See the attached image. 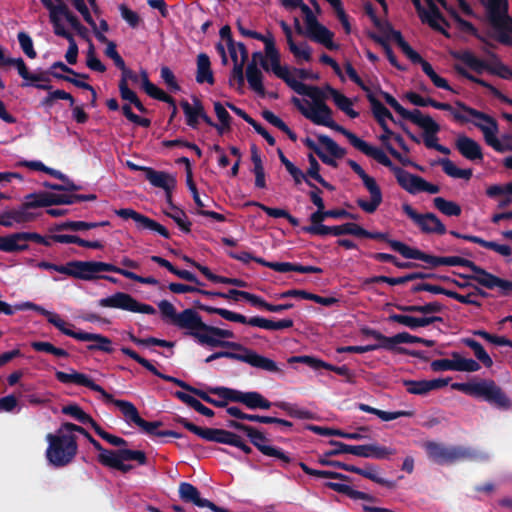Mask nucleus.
Wrapping results in <instances>:
<instances>
[{
    "instance_id": "nucleus-1",
    "label": "nucleus",
    "mask_w": 512,
    "mask_h": 512,
    "mask_svg": "<svg viewBox=\"0 0 512 512\" xmlns=\"http://www.w3.org/2000/svg\"><path fill=\"white\" fill-rule=\"evenodd\" d=\"M158 308L163 322L173 325L178 329L187 330L186 334L196 339L200 345L230 349V351L236 352V354L253 358L257 369L275 374H283V370L278 367L274 360L258 354L255 350L241 343L226 341L225 339L234 338V333L231 330L204 323L200 314L193 308H187L178 313L174 305L168 300H161L158 303Z\"/></svg>"
},
{
    "instance_id": "nucleus-2",
    "label": "nucleus",
    "mask_w": 512,
    "mask_h": 512,
    "mask_svg": "<svg viewBox=\"0 0 512 512\" xmlns=\"http://www.w3.org/2000/svg\"><path fill=\"white\" fill-rule=\"evenodd\" d=\"M329 444L334 448L323 452L318 458V463L323 466H332L342 469L347 472H352L361 475L379 485L387 488H393L394 482L382 478L377 475V467L372 464H366L364 468H360L351 464L341 461L331 460L333 456L340 454H352L363 458H374L378 460L388 459L391 455L396 453L395 449L380 446L378 444H365V445H349L340 441L330 440Z\"/></svg>"
},
{
    "instance_id": "nucleus-3",
    "label": "nucleus",
    "mask_w": 512,
    "mask_h": 512,
    "mask_svg": "<svg viewBox=\"0 0 512 512\" xmlns=\"http://www.w3.org/2000/svg\"><path fill=\"white\" fill-rule=\"evenodd\" d=\"M278 78L284 80L297 94L306 98H292V103L299 109L302 115L316 125L332 128L336 123L332 117L331 109L325 104L326 94L315 86H309L298 80L288 68Z\"/></svg>"
},
{
    "instance_id": "nucleus-4",
    "label": "nucleus",
    "mask_w": 512,
    "mask_h": 512,
    "mask_svg": "<svg viewBox=\"0 0 512 512\" xmlns=\"http://www.w3.org/2000/svg\"><path fill=\"white\" fill-rule=\"evenodd\" d=\"M20 310H34L39 314L46 317L47 321L55 326L58 330H60L64 335L72 337L79 341H92L95 344H90L87 346L89 351H102L108 354L113 353L114 349L112 347V341L101 334L96 333H88L84 331H74L67 327L73 326L72 324H67L57 313L48 311L44 307L35 304L33 302H27L17 306Z\"/></svg>"
},
{
    "instance_id": "nucleus-5",
    "label": "nucleus",
    "mask_w": 512,
    "mask_h": 512,
    "mask_svg": "<svg viewBox=\"0 0 512 512\" xmlns=\"http://www.w3.org/2000/svg\"><path fill=\"white\" fill-rule=\"evenodd\" d=\"M451 388L464 394L481 399L492 407L499 410H510L512 408V400L503 391V389L491 379H481L476 382L452 383Z\"/></svg>"
},
{
    "instance_id": "nucleus-6",
    "label": "nucleus",
    "mask_w": 512,
    "mask_h": 512,
    "mask_svg": "<svg viewBox=\"0 0 512 512\" xmlns=\"http://www.w3.org/2000/svg\"><path fill=\"white\" fill-rule=\"evenodd\" d=\"M49 445L46 450L47 460L55 467H64L70 464L78 452L77 437L74 434H65L58 429L56 434H47Z\"/></svg>"
},
{
    "instance_id": "nucleus-7",
    "label": "nucleus",
    "mask_w": 512,
    "mask_h": 512,
    "mask_svg": "<svg viewBox=\"0 0 512 512\" xmlns=\"http://www.w3.org/2000/svg\"><path fill=\"white\" fill-rule=\"evenodd\" d=\"M226 426L243 432L248 437L250 443L259 452H261L264 456L278 459L281 461L282 467L285 468L292 462V458L290 457L289 453L285 452L280 447L270 445V439L261 430L236 420H228Z\"/></svg>"
},
{
    "instance_id": "nucleus-8",
    "label": "nucleus",
    "mask_w": 512,
    "mask_h": 512,
    "mask_svg": "<svg viewBox=\"0 0 512 512\" xmlns=\"http://www.w3.org/2000/svg\"><path fill=\"white\" fill-rule=\"evenodd\" d=\"M116 407L121 411L124 420L128 424H135L149 436L183 438L182 433L173 430H159V428L163 425L161 421L149 422L144 420L140 416L136 406L130 401H117Z\"/></svg>"
},
{
    "instance_id": "nucleus-9",
    "label": "nucleus",
    "mask_w": 512,
    "mask_h": 512,
    "mask_svg": "<svg viewBox=\"0 0 512 512\" xmlns=\"http://www.w3.org/2000/svg\"><path fill=\"white\" fill-rule=\"evenodd\" d=\"M428 458L438 465H450L458 461L472 460L476 453L463 446H446L434 441L424 443Z\"/></svg>"
},
{
    "instance_id": "nucleus-10",
    "label": "nucleus",
    "mask_w": 512,
    "mask_h": 512,
    "mask_svg": "<svg viewBox=\"0 0 512 512\" xmlns=\"http://www.w3.org/2000/svg\"><path fill=\"white\" fill-rule=\"evenodd\" d=\"M209 392L231 402L241 403L250 410H268L274 406V403L257 391L243 392L228 387H214L209 388Z\"/></svg>"
},
{
    "instance_id": "nucleus-11",
    "label": "nucleus",
    "mask_w": 512,
    "mask_h": 512,
    "mask_svg": "<svg viewBox=\"0 0 512 512\" xmlns=\"http://www.w3.org/2000/svg\"><path fill=\"white\" fill-rule=\"evenodd\" d=\"M470 117L473 118L474 125L482 131L484 139L489 146L499 152L512 150V147L506 142V138L503 140L498 139V126L491 116L469 107L467 121L470 120Z\"/></svg>"
},
{
    "instance_id": "nucleus-12",
    "label": "nucleus",
    "mask_w": 512,
    "mask_h": 512,
    "mask_svg": "<svg viewBox=\"0 0 512 512\" xmlns=\"http://www.w3.org/2000/svg\"><path fill=\"white\" fill-rule=\"evenodd\" d=\"M105 268H109L105 262L70 261L63 265H55L54 272L77 279L92 280L103 277L102 270Z\"/></svg>"
},
{
    "instance_id": "nucleus-13",
    "label": "nucleus",
    "mask_w": 512,
    "mask_h": 512,
    "mask_svg": "<svg viewBox=\"0 0 512 512\" xmlns=\"http://www.w3.org/2000/svg\"><path fill=\"white\" fill-rule=\"evenodd\" d=\"M348 164L362 180L364 187L370 194V199L358 198L356 201L357 205L366 213H374L383 200L379 185L375 178L368 175L357 162L349 160Z\"/></svg>"
},
{
    "instance_id": "nucleus-14",
    "label": "nucleus",
    "mask_w": 512,
    "mask_h": 512,
    "mask_svg": "<svg viewBox=\"0 0 512 512\" xmlns=\"http://www.w3.org/2000/svg\"><path fill=\"white\" fill-rule=\"evenodd\" d=\"M390 37L392 40H394L399 48L402 50V52L406 55V57L411 60L413 63H417L421 65V68L423 72L430 78L432 83L438 87L445 90H452L449 86L446 79L440 77L435 70L433 69L432 65L424 60L419 53H417L402 37L401 33L397 30H391Z\"/></svg>"
},
{
    "instance_id": "nucleus-15",
    "label": "nucleus",
    "mask_w": 512,
    "mask_h": 512,
    "mask_svg": "<svg viewBox=\"0 0 512 512\" xmlns=\"http://www.w3.org/2000/svg\"><path fill=\"white\" fill-rule=\"evenodd\" d=\"M100 307L121 309L134 313H143L148 315H154L156 309L149 305L138 302L129 294L123 292H116L115 294L101 298L98 301Z\"/></svg>"
},
{
    "instance_id": "nucleus-16",
    "label": "nucleus",
    "mask_w": 512,
    "mask_h": 512,
    "mask_svg": "<svg viewBox=\"0 0 512 512\" xmlns=\"http://www.w3.org/2000/svg\"><path fill=\"white\" fill-rule=\"evenodd\" d=\"M175 293H186V292H200L205 298L215 302L216 298H223L229 302H238L242 299L248 301L252 306L263 308L267 310L268 302L263 300L261 297L248 293L245 290H227L222 292L221 290H171Z\"/></svg>"
},
{
    "instance_id": "nucleus-17",
    "label": "nucleus",
    "mask_w": 512,
    "mask_h": 512,
    "mask_svg": "<svg viewBox=\"0 0 512 512\" xmlns=\"http://www.w3.org/2000/svg\"><path fill=\"white\" fill-rule=\"evenodd\" d=\"M226 56L233 62V69L229 78L231 85H237L238 89L244 86V64L248 58V52L243 43L228 39L226 44Z\"/></svg>"
},
{
    "instance_id": "nucleus-18",
    "label": "nucleus",
    "mask_w": 512,
    "mask_h": 512,
    "mask_svg": "<svg viewBox=\"0 0 512 512\" xmlns=\"http://www.w3.org/2000/svg\"><path fill=\"white\" fill-rule=\"evenodd\" d=\"M417 11L419 17L422 22L427 23L431 28L442 32L447 35L446 32V21L441 16L437 3H440L445 9L448 10L446 3L444 0H412Z\"/></svg>"
},
{
    "instance_id": "nucleus-19",
    "label": "nucleus",
    "mask_w": 512,
    "mask_h": 512,
    "mask_svg": "<svg viewBox=\"0 0 512 512\" xmlns=\"http://www.w3.org/2000/svg\"><path fill=\"white\" fill-rule=\"evenodd\" d=\"M177 422L181 424L184 428H186L191 433L197 435L198 437L210 441V442H216L220 444H226L232 446L237 434L221 429V428H203L200 426L195 425L194 423L190 422L186 418L179 417L177 419Z\"/></svg>"
},
{
    "instance_id": "nucleus-20",
    "label": "nucleus",
    "mask_w": 512,
    "mask_h": 512,
    "mask_svg": "<svg viewBox=\"0 0 512 512\" xmlns=\"http://www.w3.org/2000/svg\"><path fill=\"white\" fill-rule=\"evenodd\" d=\"M331 129L343 134L349 140L350 144L355 149L362 152L363 154H365L369 157H372L380 164L390 168L392 171H393V168H396L395 166H393L389 157L380 148H377V147L369 144L368 142L362 140L357 135L348 131L347 129L343 128L342 126L338 125L337 123H335Z\"/></svg>"
},
{
    "instance_id": "nucleus-21",
    "label": "nucleus",
    "mask_w": 512,
    "mask_h": 512,
    "mask_svg": "<svg viewBox=\"0 0 512 512\" xmlns=\"http://www.w3.org/2000/svg\"><path fill=\"white\" fill-rule=\"evenodd\" d=\"M402 210L423 233L439 235H443L446 233V226L435 214L418 213L408 203L402 204Z\"/></svg>"
},
{
    "instance_id": "nucleus-22",
    "label": "nucleus",
    "mask_w": 512,
    "mask_h": 512,
    "mask_svg": "<svg viewBox=\"0 0 512 512\" xmlns=\"http://www.w3.org/2000/svg\"><path fill=\"white\" fill-rule=\"evenodd\" d=\"M104 461L106 463L104 467L126 474L130 472L134 466L126 464L125 461H136L139 465H146L148 458L144 451L119 448L115 451L114 456L107 458Z\"/></svg>"
},
{
    "instance_id": "nucleus-23",
    "label": "nucleus",
    "mask_w": 512,
    "mask_h": 512,
    "mask_svg": "<svg viewBox=\"0 0 512 512\" xmlns=\"http://www.w3.org/2000/svg\"><path fill=\"white\" fill-rule=\"evenodd\" d=\"M55 378L63 384H75L89 388L94 392H98L106 400V402L113 403L115 406L116 402L120 401L119 399H114L113 395L105 391L102 386L96 384L88 375L84 373H80L75 370H72V373L56 371Z\"/></svg>"
},
{
    "instance_id": "nucleus-24",
    "label": "nucleus",
    "mask_w": 512,
    "mask_h": 512,
    "mask_svg": "<svg viewBox=\"0 0 512 512\" xmlns=\"http://www.w3.org/2000/svg\"><path fill=\"white\" fill-rule=\"evenodd\" d=\"M121 352L124 355L130 357L131 359L135 360L137 363H139L141 366H143L145 369H147L153 375L163 379L166 382L173 383L176 386L182 388L183 390H185L195 396L197 395L198 390H199L198 388L189 385L188 383H186L185 381H183L181 379L161 373L149 360L140 356L133 349H131L129 347H122Z\"/></svg>"
},
{
    "instance_id": "nucleus-25",
    "label": "nucleus",
    "mask_w": 512,
    "mask_h": 512,
    "mask_svg": "<svg viewBox=\"0 0 512 512\" xmlns=\"http://www.w3.org/2000/svg\"><path fill=\"white\" fill-rule=\"evenodd\" d=\"M262 68L267 72H272L276 77L282 76L287 66L281 65L280 52L276 47L275 38L264 45V54L262 58H257Z\"/></svg>"
},
{
    "instance_id": "nucleus-26",
    "label": "nucleus",
    "mask_w": 512,
    "mask_h": 512,
    "mask_svg": "<svg viewBox=\"0 0 512 512\" xmlns=\"http://www.w3.org/2000/svg\"><path fill=\"white\" fill-rule=\"evenodd\" d=\"M29 199H33L29 203L35 206H48L51 204H72L77 201H93L96 199L94 194L90 195H57V194H31Z\"/></svg>"
},
{
    "instance_id": "nucleus-27",
    "label": "nucleus",
    "mask_w": 512,
    "mask_h": 512,
    "mask_svg": "<svg viewBox=\"0 0 512 512\" xmlns=\"http://www.w3.org/2000/svg\"><path fill=\"white\" fill-rule=\"evenodd\" d=\"M141 169L145 172L146 179L152 186L165 191L166 201L170 203L171 193L176 186L175 177L167 172L156 171L150 167H143Z\"/></svg>"
},
{
    "instance_id": "nucleus-28",
    "label": "nucleus",
    "mask_w": 512,
    "mask_h": 512,
    "mask_svg": "<svg viewBox=\"0 0 512 512\" xmlns=\"http://www.w3.org/2000/svg\"><path fill=\"white\" fill-rule=\"evenodd\" d=\"M257 58H262L261 52H255L252 55V61L248 63L246 68V77L249 87L259 96L265 95V87L263 84V73L258 67Z\"/></svg>"
},
{
    "instance_id": "nucleus-29",
    "label": "nucleus",
    "mask_w": 512,
    "mask_h": 512,
    "mask_svg": "<svg viewBox=\"0 0 512 512\" xmlns=\"http://www.w3.org/2000/svg\"><path fill=\"white\" fill-rule=\"evenodd\" d=\"M481 2L487 8L492 24L505 27H509L511 25V21L507 15L506 0H481Z\"/></svg>"
},
{
    "instance_id": "nucleus-30",
    "label": "nucleus",
    "mask_w": 512,
    "mask_h": 512,
    "mask_svg": "<svg viewBox=\"0 0 512 512\" xmlns=\"http://www.w3.org/2000/svg\"><path fill=\"white\" fill-rule=\"evenodd\" d=\"M305 231L314 234V235H353L356 236L357 233L360 232L359 225L355 223H345L337 226H316V227H307Z\"/></svg>"
},
{
    "instance_id": "nucleus-31",
    "label": "nucleus",
    "mask_w": 512,
    "mask_h": 512,
    "mask_svg": "<svg viewBox=\"0 0 512 512\" xmlns=\"http://www.w3.org/2000/svg\"><path fill=\"white\" fill-rule=\"evenodd\" d=\"M29 196H27V203L24 207L0 215V225L11 228L31 221L34 216L28 211V207L32 206L29 202L33 199H29ZM33 206L36 207L35 205Z\"/></svg>"
},
{
    "instance_id": "nucleus-32",
    "label": "nucleus",
    "mask_w": 512,
    "mask_h": 512,
    "mask_svg": "<svg viewBox=\"0 0 512 512\" xmlns=\"http://www.w3.org/2000/svg\"><path fill=\"white\" fill-rule=\"evenodd\" d=\"M429 292H432L434 294H444L450 298H453L463 304L467 305H474L477 307H480L482 303L480 302L479 298H486L489 297L490 294L487 292V290H471L466 295H462L458 293L456 290H428Z\"/></svg>"
},
{
    "instance_id": "nucleus-33",
    "label": "nucleus",
    "mask_w": 512,
    "mask_h": 512,
    "mask_svg": "<svg viewBox=\"0 0 512 512\" xmlns=\"http://www.w3.org/2000/svg\"><path fill=\"white\" fill-rule=\"evenodd\" d=\"M306 429L312 431L313 433L321 436H338L345 439L351 440H361L366 438L361 432L369 431V428L366 426L358 428L359 432L348 433L344 432L340 429H333L329 427L317 426L313 424L306 425Z\"/></svg>"
},
{
    "instance_id": "nucleus-34",
    "label": "nucleus",
    "mask_w": 512,
    "mask_h": 512,
    "mask_svg": "<svg viewBox=\"0 0 512 512\" xmlns=\"http://www.w3.org/2000/svg\"><path fill=\"white\" fill-rule=\"evenodd\" d=\"M395 177L399 185L410 194H417L421 192L423 178L414 174H411L401 168H393Z\"/></svg>"
},
{
    "instance_id": "nucleus-35",
    "label": "nucleus",
    "mask_w": 512,
    "mask_h": 512,
    "mask_svg": "<svg viewBox=\"0 0 512 512\" xmlns=\"http://www.w3.org/2000/svg\"><path fill=\"white\" fill-rule=\"evenodd\" d=\"M55 20L59 21L63 29H68V27H71L80 36L84 38L87 36V29L81 24L77 16H75L69 9L66 11H57L55 19L49 20L52 24L53 31H55Z\"/></svg>"
},
{
    "instance_id": "nucleus-36",
    "label": "nucleus",
    "mask_w": 512,
    "mask_h": 512,
    "mask_svg": "<svg viewBox=\"0 0 512 512\" xmlns=\"http://www.w3.org/2000/svg\"><path fill=\"white\" fill-rule=\"evenodd\" d=\"M277 298L285 299V298H301V299H308L312 300L318 304H321L323 306H332L339 302V299L336 297H323L319 296L310 292H307V290H286L285 292H282L280 294H275Z\"/></svg>"
},
{
    "instance_id": "nucleus-37",
    "label": "nucleus",
    "mask_w": 512,
    "mask_h": 512,
    "mask_svg": "<svg viewBox=\"0 0 512 512\" xmlns=\"http://www.w3.org/2000/svg\"><path fill=\"white\" fill-rule=\"evenodd\" d=\"M452 55L462 64L477 73H483L489 69L490 57L486 60H482L468 50L454 52Z\"/></svg>"
},
{
    "instance_id": "nucleus-38",
    "label": "nucleus",
    "mask_w": 512,
    "mask_h": 512,
    "mask_svg": "<svg viewBox=\"0 0 512 512\" xmlns=\"http://www.w3.org/2000/svg\"><path fill=\"white\" fill-rule=\"evenodd\" d=\"M178 493L180 499L185 503H191L199 508H205L208 499L202 498L197 487L189 482H181L179 484Z\"/></svg>"
},
{
    "instance_id": "nucleus-39",
    "label": "nucleus",
    "mask_w": 512,
    "mask_h": 512,
    "mask_svg": "<svg viewBox=\"0 0 512 512\" xmlns=\"http://www.w3.org/2000/svg\"><path fill=\"white\" fill-rule=\"evenodd\" d=\"M194 306L200 310L207 312V313L220 315L225 320L237 322V323H241V324H247L248 318L242 314L235 313V312H232V311L224 309V308H218V307H215V306H212L209 304H205V303H202L200 300H195Z\"/></svg>"
},
{
    "instance_id": "nucleus-40",
    "label": "nucleus",
    "mask_w": 512,
    "mask_h": 512,
    "mask_svg": "<svg viewBox=\"0 0 512 512\" xmlns=\"http://www.w3.org/2000/svg\"><path fill=\"white\" fill-rule=\"evenodd\" d=\"M306 35L313 41L322 44L330 50H337L339 46L333 42L334 34L321 23L306 32Z\"/></svg>"
},
{
    "instance_id": "nucleus-41",
    "label": "nucleus",
    "mask_w": 512,
    "mask_h": 512,
    "mask_svg": "<svg viewBox=\"0 0 512 512\" xmlns=\"http://www.w3.org/2000/svg\"><path fill=\"white\" fill-rule=\"evenodd\" d=\"M456 146L459 152L468 160H477L483 157L480 145L467 136H459Z\"/></svg>"
},
{
    "instance_id": "nucleus-42",
    "label": "nucleus",
    "mask_w": 512,
    "mask_h": 512,
    "mask_svg": "<svg viewBox=\"0 0 512 512\" xmlns=\"http://www.w3.org/2000/svg\"><path fill=\"white\" fill-rule=\"evenodd\" d=\"M324 93H327L333 100L334 104L350 118L354 119L359 116V113L353 108L354 103L352 99L329 86L326 88Z\"/></svg>"
},
{
    "instance_id": "nucleus-43",
    "label": "nucleus",
    "mask_w": 512,
    "mask_h": 512,
    "mask_svg": "<svg viewBox=\"0 0 512 512\" xmlns=\"http://www.w3.org/2000/svg\"><path fill=\"white\" fill-rule=\"evenodd\" d=\"M430 106L435 109L445 110L449 112V114L457 121L467 122V112H469V107L465 104L457 101L455 104H447L437 102L435 100H429Z\"/></svg>"
},
{
    "instance_id": "nucleus-44",
    "label": "nucleus",
    "mask_w": 512,
    "mask_h": 512,
    "mask_svg": "<svg viewBox=\"0 0 512 512\" xmlns=\"http://www.w3.org/2000/svg\"><path fill=\"white\" fill-rule=\"evenodd\" d=\"M28 249L24 244L22 232L13 233L7 236H0V251L7 253L21 252Z\"/></svg>"
},
{
    "instance_id": "nucleus-45",
    "label": "nucleus",
    "mask_w": 512,
    "mask_h": 512,
    "mask_svg": "<svg viewBox=\"0 0 512 512\" xmlns=\"http://www.w3.org/2000/svg\"><path fill=\"white\" fill-rule=\"evenodd\" d=\"M55 31L54 34L60 37L65 38L68 43V49L65 54V59L69 64H75L77 62L78 57V46L77 43L73 37V35L70 33L69 29H63L59 23V21L55 20Z\"/></svg>"
},
{
    "instance_id": "nucleus-46",
    "label": "nucleus",
    "mask_w": 512,
    "mask_h": 512,
    "mask_svg": "<svg viewBox=\"0 0 512 512\" xmlns=\"http://www.w3.org/2000/svg\"><path fill=\"white\" fill-rule=\"evenodd\" d=\"M213 108H214L215 115L218 119V123L216 126L217 132L220 135H222V134L230 131L231 124H232V118L229 114V111H228L229 107L227 106V103L215 101L213 103Z\"/></svg>"
},
{
    "instance_id": "nucleus-47",
    "label": "nucleus",
    "mask_w": 512,
    "mask_h": 512,
    "mask_svg": "<svg viewBox=\"0 0 512 512\" xmlns=\"http://www.w3.org/2000/svg\"><path fill=\"white\" fill-rule=\"evenodd\" d=\"M181 107L183 109L187 125L193 129L197 128L200 120V113L203 108L202 103L197 98H194L192 103L182 101Z\"/></svg>"
},
{
    "instance_id": "nucleus-48",
    "label": "nucleus",
    "mask_w": 512,
    "mask_h": 512,
    "mask_svg": "<svg viewBox=\"0 0 512 512\" xmlns=\"http://www.w3.org/2000/svg\"><path fill=\"white\" fill-rule=\"evenodd\" d=\"M194 202L196 205V210L194 212L195 214L210 217L211 219H213L216 222H224L225 221V217L223 214H220V213L210 210V208L215 206L216 203L208 196L204 195L203 197H199Z\"/></svg>"
},
{
    "instance_id": "nucleus-49",
    "label": "nucleus",
    "mask_w": 512,
    "mask_h": 512,
    "mask_svg": "<svg viewBox=\"0 0 512 512\" xmlns=\"http://www.w3.org/2000/svg\"><path fill=\"white\" fill-rule=\"evenodd\" d=\"M389 244L393 250L400 253L404 258L421 260L426 263H429V261H430V255H427V254L421 252L420 250L410 247L400 241L391 240V241H389Z\"/></svg>"
},
{
    "instance_id": "nucleus-50",
    "label": "nucleus",
    "mask_w": 512,
    "mask_h": 512,
    "mask_svg": "<svg viewBox=\"0 0 512 512\" xmlns=\"http://www.w3.org/2000/svg\"><path fill=\"white\" fill-rule=\"evenodd\" d=\"M325 486L333 491H336L338 493H342L349 498L353 500H365V501H374V497L371 496L368 493L354 490L349 485L344 483H337V482H327L325 483Z\"/></svg>"
},
{
    "instance_id": "nucleus-51",
    "label": "nucleus",
    "mask_w": 512,
    "mask_h": 512,
    "mask_svg": "<svg viewBox=\"0 0 512 512\" xmlns=\"http://www.w3.org/2000/svg\"><path fill=\"white\" fill-rule=\"evenodd\" d=\"M409 115L410 116H407L406 119L411 120L422 128L424 130V135L437 133L440 129L439 125L430 116L423 115L418 110L410 111Z\"/></svg>"
},
{
    "instance_id": "nucleus-52",
    "label": "nucleus",
    "mask_w": 512,
    "mask_h": 512,
    "mask_svg": "<svg viewBox=\"0 0 512 512\" xmlns=\"http://www.w3.org/2000/svg\"><path fill=\"white\" fill-rule=\"evenodd\" d=\"M196 80L198 83H208L210 85L214 83V77L210 67V59L204 53L199 54L197 57Z\"/></svg>"
},
{
    "instance_id": "nucleus-53",
    "label": "nucleus",
    "mask_w": 512,
    "mask_h": 512,
    "mask_svg": "<svg viewBox=\"0 0 512 512\" xmlns=\"http://www.w3.org/2000/svg\"><path fill=\"white\" fill-rule=\"evenodd\" d=\"M287 45L297 63L310 62L312 60V48L307 42H296L293 39Z\"/></svg>"
},
{
    "instance_id": "nucleus-54",
    "label": "nucleus",
    "mask_w": 512,
    "mask_h": 512,
    "mask_svg": "<svg viewBox=\"0 0 512 512\" xmlns=\"http://www.w3.org/2000/svg\"><path fill=\"white\" fill-rule=\"evenodd\" d=\"M357 407L359 410H361L363 412L376 415L382 421H392V420L398 419L400 417H409L412 415V412H410V411L387 412V411H383V410L374 408V407H372L368 404H364V403H359Z\"/></svg>"
},
{
    "instance_id": "nucleus-55",
    "label": "nucleus",
    "mask_w": 512,
    "mask_h": 512,
    "mask_svg": "<svg viewBox=\"0 0 512 512\" xmlns=\"http://www.w3.org/2000/svg\"><path fill=\"white\" fill-rule=\"evenodd\" d=\"M299 467L302 469V471L313 477L317 478H327V479H334V480H341L343 482H351V477L348 475L335 472V471H329V470H317L310 468L308 465H306L304 462H299Z\"/></svg>"
},
{
    "instance_id": "nucleus-56",
    "label": "nucleus",
    "mask_w": 512,
    "mask_h": 512,
    "mask_svg": "<svg viewBox=\"0 0 512 512\" xmlns=\"http://www.w3.org/2000/svg\"><path fill=\"white\" fill-rule=\"evenodd\" d=\"M62 413L69 415L81 424H90L93 430H95V427L98 426V423L77 404L64 406L62 408Z\"/></svg>"
},
{
    "instance_id": "nucleus-57",
    "label": "nucleus",
    "mask_w": 512,
    "mask_h": 512,
    "mask_svg": "<svg viewBox=\"0 0 512 512\" xmlns=\"http://www.w3.org/2000/svg\"><path fill=\"white\" fill-rule=\"evenodd\" d=\"M274 406L283 410L284 412L287 413L288 416H290L292 418L303 419V420H312L315 418V415L313 412L306 410V409H301L297 405L289 403V402H285V401L275 402Z\"/></svg>"
},
{
    "instance_id": "nucleus-58",
    "label": "nucleus",
    "mask_w": 512,
    "mask_h": 512,
    "mask_svg": "<svg viewBox=\"0 0 512 512\" xmlns=\"http://www.w3.org/2000/svg\"><path fill=\"white\" fill-rule=\"evenodd\" d=\"M168 207L165 209V214L172 218L178 227L184 232H190L191 223L188 220L185 212L172 203V199L170 198V203H167Z\"/></svg>"
},
{
    "instance_id": "nucleus-59",
    "label": "nucleus",
    "mask_w": 512,
    "mask_h": 512,
    "mask_svg": "<svg viewBox=\"0 0 512 512\" xmlns=\"http://www.w3.org/2000/svg\"><path fill=\"white\" fill-rule=\"evenodd\" d=\"M52 241L58 243H75L82 247L91 248V249H102L103 244L98 241H87L79 238L76 235H68V234H56L51 237Z\"/></svg>"
},
{
    "instance_id": "nucleus-60",
    "label": "nucleus",
    "mask_w": 512,
    "mask_h": 512,
    "mask_svg": "<svg viewBox=\"0 0 512 512\" xmlns=\"http://www.w3.org/2000/svg\"><path fill=\"white\" fill-rule=\"evenodd\" d=\"M462 343L473 350L477 360H479L486 368H491L493 366L492 358L485 351L481 343L472 338H463Z\"/></svg>"
},
{
    "instance_id": "nucleus-61",
    "label": "nucleus",
    "mask_w": 512,
    "mask_h": 512,
    "mask_svg": "<svg viewBox=\"0 0 512 512\" xmlns=\"http://www.w3.org/2000/svg\"><path fill=\"white\" fill-rule=\"evenodd\" d=\"M440 165L443 171L450 177L455 179L469 180L472 176L471 169L458 168L450 159L445 158L440 160Z\"/></svg>"
},
{
    "instance_id": "nucleus-62",
    "label": "nucleus",
    "mask_w": 512,
    "mask_h": 512,
    "mask_svg": "<svg viewBox=\"0 0 512 512\" xmlns=\"http://www.w3.org/2000/svg\"><path fill=\"white\" fill-rule=\"evenodd\" d=\"M389 320L404 325L412 330H415L419 327H426L425 316L414 317L405 314H391L389 316Z\"/></svg>"
},
{
    "instance_id": "nucleus-63",
    "label": "nucleus",
    "mask_w": 512,
    "mask_h": 512,
    "mask_svg": "<svg viewBox=\"0 0 512 512\" xmlns=\"http://www.w3.org/2000/svg\"><path fill=\"white\" fill-rule=\"evenodd\" d=\"M400 309L403 311H406V312L422 313L425 316H428L430 314L442 312L444 309V305L438 301H433V302L425 303L423 305L415 304V305L404 306V307H401Z\"/></svg>"
},
{
    "instance_id": "nucleus-64",
    "label": "nucleus",
    "mask_w": 512,
    "mask_h": 512,
    "mask_svg": "<svg viewBox=\"0 0 512 512\" xmlns=\"http://www.w3.org/2000/svg\"><path fill=\"white\" fill-rule=\"evenodd\" d=\"M434 206L446 216H459L462 212L460 205L454 201L446 200L443 197L433 199Z\"/></svg>"
}]
</instances>
